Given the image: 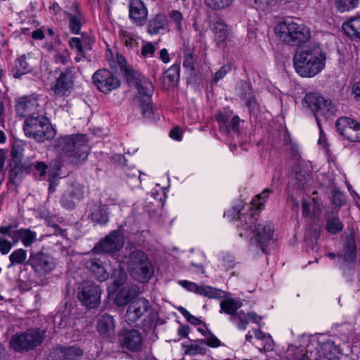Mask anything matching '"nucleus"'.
<instances>
[{"instance_id":"f257e3e1","label":"nucleus","mask_w":360,"mask_h":360,"mask_svg":"<svg viewBox=\"0 0 360 360\" xmlns=\"http://www.w3.org/2000/svg\"><path fill=\"white\" fill-rule=\"evenodd\" d=\"M236 215L239 220L238 231L240 237L248 239L250 245L255 246L263 253H266V248L273 238V224L269 221L257 223V218L252 212L240 215L238 210L234 217Z\"/></svg>"},{"instance_id":"f03ea898","label":"nucleus","mask_w":360,"mask_h":360,"mask_svg":"<svg viewBox=\"0 0 360 360\" xmlns=\"http://www.w3.org/2000/svg\"><path fill=\"white\" fill-rule=\"evenodd\" d=\"M326 56L320 44L310 41L295 52L292 62L295 72L303 77H313L326 66Z\"/></svg>"},{"instance_id":"7ed1b4c3","label":"nucleus","mask_w":360,"mask_h":360,"mask_svg":"<svg viewBox=\"0 0 360 360\" xmlns=\"http://www.w3.org/2000/svg\"><path fill=\"white\" fill-rule=\"evenodd\" d=\"M56 149L64 153L72 163L77 164L87 158L90 148L86 136L84 134H74L60 136L56 139Z\"/></svg>"},{"instance_id":"20e7f679","label":"nucleus","mask_w":360,"mask_h":360,"mask_svg":"<svg viewBox=\"0 0 360 360\" xmlns=\"http://www.w3.org/2000/svg\"><path fill=\"white\" fill-rule=\"evenodd\" d=\"M275 32L281 41L290 46H300L311 38L309 27L290 19L278 23L275 27Z\"/></svg>"},{"instance_id":"39448f33","label":"nucleus","mask_w":360,"mask_h":360,"mask_svg":"<svg viewBox=\"0 0 360 360\" xmlns=\"http://www.w3.org/2000/svg\"><path fill=\"white\" fill-rule=\"evenodd\" d=\"M127 264L131 276L139 283L148 281L153 275V266L148 255L141 250L131 251Z\"/></svg>"},{"instance_id":"423d86ee","label":"nucleus","mask_w":360,"mask_h":360,"mask_svg":"<svg viewBox=\"0 0 360 360\" xmlns=\"http://www.w3.org/2000/svg\"><path fill=\"white\" fill-rule=\"evenodd\" d=\"M26 136L35 139L37 142H44L54 138L56 131L49 119L42 115L26 118L23 124Z\"/></svg>"},{"instance_id":"0eeeda50","label":"nucleus","mask_w":360,"mask_h":360,"mask_svg":"<svg viewBox=\"0 0 360 360\" xmlns=\"http://www.w3.org/2000/svg\"><path fill=\"white\" fill-rule=\"evenodd\" d=\"M303 101L307 105L316 117L318 127L322 133V127L321 125V118L324 120L328 119L331 115H334L335 108L331 101L326 100L319 94L314 92L307 94L303 99Z\"/></svg>"},{"instance_id":"6e6552de","label":"nucleus","mask_w":360,"mask_h":360,"mask_svg":"<svg viewBox=\"0 0 360 360\" xmlns=\"http://www.w3.org/2000/svg\"><path fill=\"white\" fill-rule=\"evenodd\" d=\"M38 276L51 274L56 267L57 261L52 255L42 251L30 252L26 262Z\"/></svg>"},{"instance_id":"1a4fd4ad","label":"nucleus","mask_w":360,"mask_h":360,"mask_svg":"<svg viewBox=\"0 0 360 360\" xmlns=\"http://www.w3.org/2000/svg\"><path fill=\"white\" fill-rule=\"evenodd\" d=\"M135 85L138 91L135 100L139 102L141 114L144 117H150L153 114L151 98L154 92V86L151 81L145 77Z\"/></svg>"},{"instance_id":"9d476101","label":"nucleus","mask_w":360,"mask_h":360,"mask_svg":"<svg viewBox=\"0 0 360 360\" xmlns=\"http://www.w3.org/2000/svg\"><path fill=\"white\" fill-rule=\"evenodd\" d=\"M42 341L41 332L39 329H30L13 336L11 346L16 352L29 351L40 345Z\"/></svg>"},{"instance_id":"9b49d317","label":"nucleus","mask_w":360,"mask_h":360,"mask_svg":"<svg viewBox=\"0 0 360 360\" xmlns=\"http://www.w3.org/2000/svg\"><path fill=\"white\" fill-rule=\"evenodd\" d=\"M326 256L330 259L338 257L340 268L345 274L347 271H352L356 258V245L354 234L352 233L347 236L346 242L344 245L343 254L336 255L333 252H328Z\"/></svg>"},{"instance_id":"f8f14e48","label":"nucleus","mask_w":360,"mask_h":360,"mask_svg":"<svg viewBox=\"0 0 360 360\" xmlns=\"http://www.w3.org/2000/svg\"><path fill=\"white\" fill-rule=\"evenodd\" d=\"M124 245V238L119 230L112 231L103 239L101 240L92 249L95 254L105 253L114 255L119 252Z\"/></svg>"},{"instance_id":"ddd939ff","label":"nucleus","mask_w":360,"mask_h":360,"mask_svg":"<svg viewBox=\"0 0 360 360\" xmlns=\"http://www.w3.org/2000/svg\"><path fill=\"white\" fill-rule=\"evenodd\" d=\"M93 83L102 93L108 94L120 86L119 77L108 69H100L92 76Z\"/></svg>"},{"instance_id":"4468645a","label":"nucleus","mask_w":360,"mask_h":360,"mask_svg":"<svg viewBox=\"0 0 360 360\" xmlns=\"http://www.w3.org/2000/svg\"><path fill=\"white\" fill-rule=\"evenodd\" d=\"M118 341L122 349L131 352H140L143 347V337L137 329H124L120 332Z\"/></svg>"},{"instance_id":"2eb2a0df","label":"nucleus","mask_w":360,"mask_h":360,"mask_svg":"<svg viewBox=\"0 0 360 360\" xmlns=\"http://www.w3.org/2000/svg\"><path fill=\"white\" fill-rule=\"evenodd\" d=\"M101 290L91 282L84 281L78 294L79 300L89 309L95 308L100 304Z\"/></svg>"},{"instance_id":"dca6fc26","label":"nucleus","mask_w":360,"mask_h":360,"mask_svg":"<svg viewBox=\"0 0 360 360\" xmlns=\"http://www.w3.org/2000/svg\"><path fill=\"white\" fill-rule=\"evenodd\" d=\"M338 133L352 142H360V124L349 117H340L336 122Z\"/></svg>"},{"instance_id":"f3484780","label":"nucleus","mask_w":360,"mask_h":360,"mask_svg":"<svg viewBox=\"0 0 360 360\" xmlns=\"http://www.w3.org/2000/svg\"><path fill=\"white\" fill-rule=\"evenodd\" d=\"M39 108L38 96L34 94L19 98L15 105L17 115L26 118L39 115Z\"/></svg>"},{"instance_id":"a211bd4d","label":"nucleus","mask_w":360,"mask_h":360,"mask_svg":"<svg viewBox=\"0 0 360 360\" xmlns=\"http://www.w3.org/2000/svg\"><path fill=\"white\" fill-rule=\"evenodd\" d=\"M150 309V304L144 297H139L131 302L127 307L124 320L129 325L136 323Z\"/></svg>"},{"instance_id":"6ab92c4d","label":"nucleus","mask_w":360,"mask_h":360,"mask_svg":"<svg viewBox=\"0 0 360 360\" xmlns=\"http://www.w3.org/2000/svg\"><path fill=\"white\" fill-rule=\"evenodd\" d=\"M179 284L189 292L203 295L210 299H220L224 297L221 290L209 285H198L195 283L187 280H181Z\"/></svg>"},{"instance_id":"aec40b11","label":"nucleus","mask_w":360,"mask_h":360,"mask_svg":"<svg viewBox=\"0 0 360 360\" xmlns=\"http://www.w3.org/2000/svg\"><path fill=\"white\" fill-rule=\"evenodd\" d=\"M84 196L83 187L79 184H73L68 187L60 198L61 205L67 210H73L76 203Z\"/></svg>"},{"instance_id":"412c9836","label":"nucleus","mask_w":360,"mask_h":360,"mask_svg":"<svg viewBox=\"0 0 360 360\" xmlns=\"http://www.w3.org/2000/svg\"><path fill=\"white\" fill-rule=\"evenodd\" d=\"M71 68L60 72L58 77L52 83L51 89L57 96H66L72 86L73 81L71 76Z\"/></svg>"},{"instance_id":"4be33fe9","label":"nucleus","mask_w":360,"mask_h":360,"mask_svg":"<svg viewBox=\"0 0 360 360\" xmlns=\"http://www.w3.org/2000/svg\"><path fill=\"white\" fill-rule=\"evenodd\" d=\"M210 26L214 35V41L218 46L223 45L229 37L227 25L217 15L215 14L214 18L210 20Z\"/></svg>"},{"instance_id":"5701e85b","label":"nucleus","mask_w":360,"mask_h":360,"mask_svg":"<svg viewBox=\"0 0 360 360\" xmlns=\"http://www.w3.org/2000/svg\"><path fill=\"white\" fill-rule=\"evenodd\" d=\"M85 266L91 274L99 281H105L110 276L104 262L100 258L92 257L88 259L85 262Z\"/></svg>"},{"instance_id":"b1692460","label":"nucleus","mask_w":360,"mask_h":360,"mask_svg":"<svg viewBox=\"0 0 360 360\" xmlns=\"http://www.w3.org/2000/svg\"><path fill=\"white\" fill-rule=\"evenodd\" d=\"M96 327L102 338L110 340L114 337L115 324L111 315L107 313L101 314L98 319Z\"/></svg>"},{"instance_id":"393cba45","label":"nucleus","mask_w":360,"mask_h":360,"mask_svg":"<svg viewBox=\"0 0 360 360\" xmlns=\"http://www.w3.org/2000/svg\"><path fill=\"white\" fill-rule=\"evenodd\" d=\"M148 9L141 0H131L129 4V18L134 23L143 25L147 19Z\"/></svg>"},{"instance_id":"a878e982","label":"nucleus","mask_w":360,"mask_h":360,"mask_svg":"<svg viewBox=\"0 0 360 360\" xmlns=\"http://www.w3.org/2000/svg\"><path fill=\"white\" fill-rule=\"evenodd\" d=\"M89 218L95 224H106L109 220L108 207L100 202L90 203Z\"/></svg>"},{"instance_id":"bb28decb","label":"nucleus","mask_w":360,"mask_h":360,"mask_svg":"<svg viewBox=\"0 0 360 360\" xmlns=\"http://www.w3.org/2000/svg\"><path fill=\"white\" fill-rule=\"evenodd\" d=\"M338 210H327L324 214L326 229L331 234H337L344 229V224L339 218Z\"/></svg>"},{"instance_id":"cd10ccee","label":"nucleus","mask_w":360,"mask_h":360,"mask_svg":"<svg viewBox=\"0 0 360 360\" xmlns=\"http://www.w3.org/2000/svg\"><path fill=\"white\" fill-rule=\"evenodd\" d=\"M69 21V30L75 34L80 32L82 25L84 23L85 20L84 15L79 10L77 4H73L69 12L66 13Z\"/></svg>"},{"instance_id":"c85d7f7f","label":"nucleus","mask_w":360,"mask_h":360,"mask_svg":"<svg viewBox=\"0 0 360 360\" xmlns=\"http://www.w3.org/2000/svg\"><path fill=\"white\" fill-rule=\"evenodd\" d=\"M342 30L349 37L360 39V13H356L345 22Z\"/></svg>"},{"instance_id":"c756f323","label":"nucleus","mask_w":360,"mask_h":360,"mask_svg":"<svg viewBox=\"0 0 360 360\" xmlns=\"http://www.w3.org/2000/svg\"><path fill=\"white\" fill-rule=\"evenodd\" d=\"M13 236L14 237V243L21 241L25 248H29L37 240V234L30 229H20L14 235L13 234Z\"/></svg>"},{"instance_id":"7c9ffc66","label":"nucleus","mask_w":360,"mask_h":360,"mask_svg":"<svg viewBox=\"0 0 360 360\" xmlns=\"http://www.w3.org/2000/svg\"><path fill=\"white\" fill-rule=\"evenodd\" d=\"M167 25V18L165 14H157L148 22V30L150 34H157L160 30L165 29Z\"/></svg>"},{"instance_id":"2f4dec72","label":"nucleus","mask_w":360,"mask_h":360,"mask_svg":"<svg viewBox=\"0 0 360 360\" xmlns=\"http://www.w3.org/2000/svg\"><path fill=\"white\" fill-rule=\"evenodd\" d=\"M241 307L242 303L240 301L233 298H226L221 301L219 312L221 314L225 313L232 316L239 311L238 309Z\"/></svg>"},{"instance_id":"473e14b6","label":"nucleus","mask_w":360,"mask_h":360,"mask_svg":"<svg viewBox=\"0 0 360 360\" xmlns=\"http://www.w3.org/2000/svg\"><path fill=\"white\" fill-rule=\"evenodd\" d=\"M48 172V180L51 184V181L55 178V173H52L49 169L48 170V165L41 161H37L33 163V174L37 179H45Z\"/></svg>"},{"instance_id":"72a5a7b5","label":"nucleus","mask_w":360,"mask_h":360,"mask_svg":"<svg viewBox=\"0 0 360 360\" xmlns=\"http://www.w3.org/2000/svg\"><path fill=\"white\" fill-rule=\"evenodd\" d=\"M23 150L22 143L20 141H15L11 151V158L10 160V166L13 169L18 168L21 163Z\"/></svg>"},{"instance_id":"f704fd0d","label":"nucleus","mask_w":360,"mask_h":360,"mask_svg":"<svg viewBox=\"0 0 360 360\" xmlns=\"http://www.w3.org/2000/svg\"><path fill=\"white\" fill-rule=\"evenodd\" d=\"M182 346L185 348V354L187 355L195 356L205 354L206 352L204 339L195 340L189 345L183 344Z\"/></svg>"},{"instance_id":"c9c22d12","label":"nucleus","mask_w":360,"mask_h":360,"mask_svg":"<svg viewBox=\"0 0 360 360\" xmlns=\"http://www.w3.org/2000/svg\"><path fill=\"white\" fill-rule=\"evenodd\" d=\"M231 118V112L219 111L216 115V120L219 123V131L224 134L230 133L229 120Z\"/></svg>"},{"instance_id":"e433bc0d","label":"nucleus","mask_w":360,"mask_h":360,"mask_svg":"<svg viewBox=\"0 0 360 360\" xmlns=\"http://www.w3.org/2000/svg\"><path fill=\"white\" fill-rule=\"evenodd\" d=\"M15 68V71L13 73L15 77H19L32 70V65L26 60L24 55L16 59Z\"/></svg>"},{"instance_id":"4c0bfd02","label":"nucleus","mask_w":360,"mask_h":360,"mask_svg":"<svg viewBox=\"0 0 360 360\" xmlns=\"http://www.w3.org/2000/svg\"><path fill=\"white\" fill-rule=\"evenodd\" d=\"M9 260L11 262V264L8 266H13V265H19L24 264L26 265V262L27 261V250L19 248L15 250H14L10 255H9Z\"/></svg>"},{"instance_id":"58836bf2","label":"nucleus","mask_w":360,"mask_h":360,"mask_svg":"<svg viewBox=\"0 0 360 360\" xmlns=\"http://www.w3.org/2000/svg\"><path fill=\"white\" fill-rule=\"evenodd\" d=\"M120 36L122 42L127 49H133L134 48H137V39L132 33L125 30H120Z\"/></svg>"},{"instance_id":"ea45409f","label":"nucleus","mask_w":360,"mask_h":360,"mask_svg":"<svg viewBox=\"0 0 360 360\" xmlns=\"http://www.w3.org/2000/svg\"><path fill=\"white\" fill-rule=\"evenodd\" d=\"M54 325L58 328H65L71 323L70 313L66 311L58 312L53 319Z\"/></svg>"},{"instance_id":"a19ab883","label":"nucleus","mask_w":360,"mask_h":360,"mask_svg":"<svg viewBox=\"0 0 360 360\" xmlns=\"http://www.w3.org/2000/svg\"><path fill=\"white\" fill-rule=\"evenodd\" d=\"M127 83L130 85L136 84L143 76L139 72L134 70L130 65L121 71Z\"/></svg>"},{"instance_id":"79ce46f5","label":"nucleus","mask_w":360,"mask_h":360,"mask_svg":"<svg viewBox=\"0 0 360 360\" xmlns=\"http://www.w3.org/2000/svg\"><path fill=\"white\" fill-rule=\"evenodd\" d=\"M229 320L236 324L238 329L240 330H245L248 325V319L243 311H239L233 316H230Z\"/></svg>"},{"instance_id":"37998d69","label":"nucleus","mask_w":360,"mask_h":360,"mask_svg":"<svg viewBox=\"0 0 360 360\" xmlns=\"http://www.w3.org/2000/svg\"><path fill=\"white\" fill-rule=\"evenodd\" d=\"M359 0H335V7L340 12H347L357 7Z\"/></svg>"},{"instance_id":"c03bdc74","label":"nucleus","mask_w":360,"mask_h":360,"mask_svg":"<svg viewBox=\"0 0 360 360\" xmlns=\"http://www.w3.org/2000/svg\"><path fill=\"white\" fill-rule=\"evenodd\" d=\"M205 4L213 11H221L229 7L233 0H204Z\"/></svg>"},{"instance_id":"a18cd8bd","label":"nucleus","mask_w":360,"mask_h":360,"mask_svg":"<svg viewBox=\"0 0 360 360\" xmlns=\"http://www.w3.org/2000/svg\"><path fill=\"white\" fill-rule=\"evenodd\" d=\"M53 60L57 64L68 65L71 62L70 51L66 48L58 50L53 56Z\"/></svg>"},{"instance_id":"49530a36","label":"nucleus","mask_w":360,"mask_h":360,"mask_svg":"<svg viewBox=\"0 0 360 360\" xmlns=\"http://www.w3.org/2000/svg\"><path fill=\"white\" fill-rule=\"evenodd\" d=\"M272 192L273 191L268 188L264 189L261 193L256 195L255 198L252 200V205L256 207L258 210L262 209V206L266 201L269 194Z\"/></svg>"},{"instance_id":"de8ad7c7","label":"nucleus","mask_w":360,"mask_h":360,"mask_svg":"<svg viewBox=\"0 0 360 360\" xmlns=\"http://www.w3.org/2000/svg\"><path fill=\"white\" fill-rule=\"evenodd\" d=\"M130 300L129 290L127 288H123L117 294L115 303L119 307H122L129 303Z\"/></svg>"},{"instance_id":"09e8293b","label":"nucleus","mask_w":360,"mask_h":360,"mask_svg":"<svg viewBox=\"0 0 360 360\" xmlns=\"http://www.w3.org/2000/svg\"><path fill=\"white\" fill-rule=\"evenodd\" d=\"M166 77L172 83L178 82L180 76V63L172 65L165 72Z\"/></svg>"},{"instance_id":"8fccbe9b","label":"nucleus","mask_w":360,"mask_h":360,"mask_svg":"<svg viewBox=\"0 0 360 360\" xmlns=\"http://www.w3.org/2000/svg\"><path fill=\"white\" fill-rule=\"evenodd\" d=\"M254 94L250 84L245 81H240L238 84V94L243 99Z\"/></svg>"},{"instance_id":"3c124183","label":"nucleus","mask_w":360,"mask_h":360,"mask_svg":"<svg viewBox=\"0 0 360 360\" xmlns=\"http://www.w3.org/2000/svg\"><path fill=\"white\" fill-rule=\"evenodd\" d=\"M61 41L58 36L51 38L50 40L47 39L43 44L42 48L48 52H56L60 50L59 46Z\"/></svg>"},{"instance_id":"603ef678","label":"nucleus","mask_w":360,"mask_h":360,"mask_svg":"<svg viewBox=\"0 0 360 360\" xmlns=\"http://www.w3.org/2000/svg\"><path fill=\"white\" fill-rule=\"evenodd\" d=\"M178 311L185 317V319L191 324L198 326L201 323V320L188 311L184 307H179Z\"/></svg>"},{"instance_id":"864d4df0","label":"nucleus","mask_w":360,"mask_h":360,"mask_svg":"<svg viewBox=\"0 0 360 360\" xmlns=\"http://www.w3.org/2000/svg\"><path fill=\"white\" fill-rule=\"evenodd\" d=\"M231 70L229 64L224 65L220 69L216 72L213 78V82L217 84L220 79H223Z\"/></svg>"},{"instance_id":"5fc2aeb1","label":"nucleus","mask_w":360,"mask_h":360,"mask_svg":"<svg viewBox=\"0 0 360 360\" xmlns=\"http://www.w3.org/2000/svg\"><path fill=\"white\" fill-rule=\"evenodd\" d=\"M169 17L172 19V20L176 24V28L179 32L182 30V20H183V15L182 13L176 10H172L169 14Z\"/></svg>"},{"instance_id":"6e6d98bb","label":"nucleus","mask_w":360,"mask_h":360,"mask_svg":"<svg viewBox=\"0 0 360 360\" xmlns=\"http://www.w3.org/2000/svg\"><path fill=\"white\" fill-rule=\"evenodd\" d=\"M69 45L72 49H76L77 52L80 54L83 52L84 44L83 41L78 37H72L69 40Z\"/></svg>"},{"instance_id":"4d7b16f0","label":"nucleus","mask_w":360,"mask_h":360,"mask_svg":"<svg viewBox=\"0 0 360 360\" xmlns=\"http://www.w3.org/2000/svg\"><path fill=\"white\" fill-rule=\"evenodd\" d=\"M245 105L248 108L250 112H255L258 109V103L256 100L255 94H253L250 96L245 98Z\"/></svg>"},{"instance_id":"13d9d810","label":"nucleus","mask_w":360,"mask_h":360,"mask_svg":"<svg viewBox=\"0 0 360 360\" xmlns=\"http://www.w3.org/2000/svg\"><path fill=\"white\" fill-rule=\"evenodd\" d=\"M205 344L211 347H218L221 345L220 340L210 332H208V335L205 340Z\"/></svg>"},{"instance_id":"bf43d9fd","label":"nucleus","mask_w":360,"mask_h":360,"mask_svg":"<svg viewBox=\"0 0 360 360\" xmlns=\"http://www.w3.org/2000/svg\"><path fill=\"white\" fill-rule=\"evenodd\" d=\"M155 52V47L150 42L144 44L141 48V54L146 57L148 56H153Z\"/></svg>"},{"instance_id":"052dcab7","label":"nucleus","mask_w":360,"mask_h":360,"mask_svg":"<svg viewBox=\"0 0 360 360\" xmlns=\"http://www.w3.org/2000/svg\"><path fill=\"white\" fill-rule=\"evenodd\" d=\"M309 174L306 173L302 175L300 173L296 174L298 186L302 188H305L308 186V181L309 179Z\"/></svg>"},{"instance_id":"680f3d73","label":"nucleus","mask_w":360,"mask_h":360,"mask_svg":"<svg viewBox=\"0 0 360 360\" xmlns=\"http://www.w3.org/2000/svg\"><path fill=\"white\" fill-rule=\"evenodd\" d=\"M17 243H14V240L9 241L1 238V254L6 255L8 253L11 249Z\"/></svg>"},{"instance_id":"e2e57ef3","label":"nucleus","mask_w":360,"mask_h":360,"mask_svg":"<svg viewBox=\"0 0 360 360\" xmlns=\"http://www.w3.org/2000/svg\"><path fill=\"white\" fill-rule=\"evenodd\" d=\"M14 226L9 225L7 226H1V236L11 238L12 240H14V237L13 236V234L16 232L17 230L14 229Z\"/></svg>"},{"instance_id":"0e129e2a","label":"nucleus","mask_w":360,"mask_h":360,"mask_svg":"<svg viewBox=\"0 0 360 360\" xmlns=\"http://www.w3.org/2000/svg\"><path fill=\"white\" fill-rule=\"evenodd\" d=\"M195 58H185L183 61V67L192 73L195 70Z\"/></svg>"},{"instance_id":"69168bd1","label":"nucleus","mask_w":360,"mask_h":360,"mask_svg":"<svg viewBox=\"0 0 360 360\" xmlns=\"http://www.w3.org/2000/svg\"><path fill=\"white\" fill-rule=\"evenodd\" d=\"M230 124V132L232 131L233 132L238 133L239 131V124H240V118L238 116H234L231 118L229 120Z\"/></svg>"},{"instance_id":"338daca9","label":"nucleus","mask_w":360,"mask_h":360,"mask_svg":"<svg viewBox=\"0 0 360 360\" xmlns=\"http://www.w3.org/2000/svg\"><path fill=\"white\" fill-rule=\"evenodd\" d=\"M322 211V205L320 200L316 198H313V214L319 215Z\"/></svg>"},{"instance_id":"774afa93","label":"nucleus","mask_w":360,"mask_h":360,"mask_svg":"<svg viewBox=\"0 0 360 360\" xmlns=\"http://www.w3.org/2000/svg\"><path fill=\"white\" fill-rule=\"evenodd\" d=\"M352 92L354 94L355 99L360 101V81L354 84Z\"/></svg>"}]
</instances>
